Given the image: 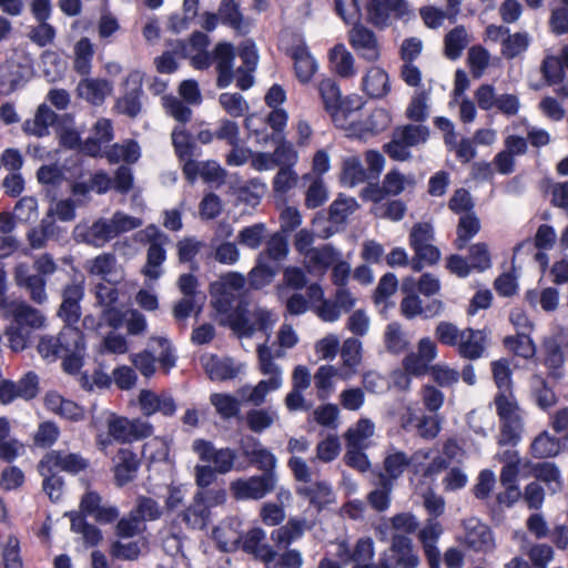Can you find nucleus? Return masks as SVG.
Returning a JSON list of instances; mask_svg holds the SVG:
<instances>
[{
	"instance_id": "45",
	"label": "nucleus",
	"mask_w": 568,
	"mask_h": 568,
	"mask_svg": "<svg viewBox=\"0 0 568 568\" xmlns=\"http://www.w3.org/2000/svg\"><path fill=\"white\" fill-rule=\"evenodd\" d=\"M500 432L498 445L515 447L520 440L524 430L523 417L499 420Z\"/></svg>"
},
{
	"instance_id": "35",
	"label": "nucleus",
	"mask_w": 568,
	"mask_h": 568,
	"mask_svg": "<svg viewBox=\"0 0 568 568\" xmlns=\"http://www.w3.org/2000/svg\"><path fill=\"white\" fill-rule=\"evenodd\" d=\"M277 272V264H274L258 255L256 265L248 273L250 285L256 290L263 288L272 283Z\"/></svg>"
},
{
	"instance_id": "18",
	"label": "nucleus",
	"mask_w": 568,
	"mask_h": 568,
	"mask_svg": "<svg viewBox=\"0 0 568 568\" xmlns=\"http://www.w3.org/2000/svg\"><path fill=\"white\" fill-rule=\"evenodd\" d=\"M201 364L211 381H227L235 378L242 371V364L230 357L221 358L213 354L201 357Z\"/></svg>"
},
{
	"instance_id": "12",
	"label": "nucleus",
	"mask_w": 568,
	"mask_h": 568,
	"mask_svg": "<svg viewBox=\"0 0 568 568\" xmlns=\"http://www.w3.org/2000/svg\"><path fill=\"white\" fill-rule=\"evenodd\" d=\"M138 403L142 414L150 417L156 413L165 417H172L178 409L173 396L168 392L155 393L142 389L138 396Z\"/></svg>"
},
{
	"instance_id": "43",
	"label": "nucleus",
	"mask_w": 568,
	"mask_h": 568,
	"mask_svg": "<svg viewBox=\"0 0 568 568\" xmlns=\"http://www.w3.org/2000/svg\"><path fill=\"white\" fill-rule=\"evenodd\" d=\"M211 517V511L202 500L194 495L192 504L182 513L183 521L193 529H204Z\"/></svg>"
},
{
	"instance_id": "33",
	"label": "nucleus",
	"mask_w": 568,
	"mask_h": 568,
	"mask_svg": "<svg viewBox=\"0 0 568 568\" xmlns=\"http://www.w3.org/2000/svg\"><path fill=\"white\" fill-rule=\"evenodd\" d=\"M532 476L542 481L551 494H556L562 487V477L555 463L541 462L532 465Z\"/></svg>"
},
{
	"instance_id": "4",
	"label": "nucleus",
	"mask_w": 568,
	"mask_h": 568,
	"mask_svg": "<svg viewBox=\"0 0 568 568\" xmlns=\"http://www.w3.org/2000/svg\"><path fill=\"white\" fill-rule=\"evenodd\" d=\"M193 452L200 460L211 465L220 475H225L234 469L237 453L230 447L217 448L206 439H195L192 445Z\"/></svg>"
},
{
	"instance_id": "44",
	"label": "nucleus",
	"mask_w": 568,
	"mask_h": 568,
	"mask_svg": "<svg viewBox=\"0 0 568 568\" xmlns=\"http://www.w3.org/2000/svg\"><path fill=\"white\" fill-rule=\"evenodd\" d=\"M329 61L333 70L342 78H349L355 74L354 57L345 45L337 44L329 52Z\"/></svg>"
},
{
	"instance_id": "2",
	"label": "nucleus",
	"mask_w": 568,
	"mask_h": 568,
	"mask_svg": "<svg viewBox=\"0 0 568 568\" xmlns=\"http://www.w3.org/2000/svg\"><path fill=\"white\" fill-rule=\"evenodd\" d=\"M135 241L149 245L146 263L142 268L143 275L152 281L159 280L163 274L162 265L166 260L165 246L171 242L169 235L156 225L150 224L136 232Z\"/></svg>"
},
{
	"instance_id": "3",
	"label": "nucleus",
	"mask_w": 568,
	"mask_h": 568,
	"mask_svg": "<svg viewBox=\"0 0 568 568\" xmlns=\"http://www.w3.org/2000/svg\"><path fill=\"white\" fill-rule=\"evenodd\" d=\"M60 352L63 369L69 374L78 373L85 355L84 335L75 325H64L60 331Z\"/></svg>"
},
{
	"instance_id": "15",
	"label": "nucleus",
	"mask_w": 568,
	"mask_h": 568,
	"mask_svg": "<svg viewBox=\"0 0 568 568\" xmlns=\"http://www.w3.org/2000/svg\"><path fill=\"white\" fill-rule=\"evenodd\" d=\"M114 232L109 219H98L91 225H78L74 229V239L94 247H103L113 240Z\"/></svg>"
},
{
	"instance_id": "21",
	"label": "nucleus",
	"mask_w": 568,
	"mask_h": 568,
	"mask_svg": "<svg viewBox=\"0 0 568 568\" xmlns=\"http://www.w3.org/2000/svg\"><path fill=\"white\" fill-rule=\"evenodd\" d=\"M464 544L475 551H486L493 547L494 539L489 527L477 518L464 521Z\"/></svg>"
},
{
	"instance_id": "54",
	"label": "nucleus",
	"mask_w": 568,
	"mask_h": 568,
	"mask_svg": "<svg viewBox=\"0 0 568 568\" xmlns=\"http://www.w3.org/2000/svg\"><path fill=\"white\" fill-rule=\"evenodd\" d=\"M304 181H310L305 193V205L308 209L322 206L328 200V190L322 178H313L311 174L303 176Z\"/></svg>"
},
{
	"instance_id": "27",
	"label": "nucleus",
	"mask_w": 568,
	"mask_h": 568,
	"mask_svg": "<svg viewBox=\"0 0 568 568\" xmlns=\"http://www.w3.org/2000/svg\"><path fill=\"white\" fill-rule=\"evenodd\" d=\"M363 89L371 98L385 97L390 90L387 72L379 67H372L363 79Z\"/></svg>"
},
{
	"instance_id": "64",
	"label": "nucleus",
	"mask_w": 568,
	"mask_h": 568,
	"mask_svg": "<svg viewBox=\"0 0 568 568\" xmlns=\"http://www.w3.org/2000/svg\"><path fill=\"white\" fill-rule=\"evenodd\" d=\"M358 207V203L354 197L339 195L329 205L328 215L333 223H344Z\"/></svg>"
},
{
	"instance_id": "60",
	"label": "nucleus",
	"mask_w": 568,
	"mask_h": 568,
	"mask_svg": "<svg viewBox=\"0 0 568 568\" xmlns=\"http://www.w3.org/2000/svg\"><path fill=\"white\" fill-rule=\"evenodd\" d=\"M394 133L400 139L408 148H414L425 143L429 138V129L423 124H406L398 126Z\"/></svg>"
},
{
	"instance_id": "17",
	"label": "nucleus",
	"mask_w": 568,
	"mask_h": 568,
	"mask_svg": "<svg viewBox=\"0 0 568 568\" xmlns=\"http://www.w3.org/2000/svg\"><path fill=\"white\" fill-rule=\"evenodd\" d=\"M84 296L82 283H71L62 290V303L58 311V316L65 325H75L81 317L80 302Z\"/></svg>"
},
{
	"instance_id": "6",
	"label": "nucleus",
	"mask_w": 568,
	"mask_h": 568,
	"mask_svg": "<svg viewBox=\"0 0 568 568\" xmlns=\"http://www.w3.org/2000/svg\"><path fill=\"white\" fill-rule=\"evenodd\" d=\"M277 477L271 473L236 479L231 483L230 489L237 500H258L274 490Z\"/></svg>"
},
{
	"instance_id": "53",
	"label": "nucleus",
	"mask_w": 568,
	"mask_h": 568,
	"mask_svg": "<svg viewBox=\"0 0 568 568\" xmlns=\"http://www.w3.org/2000/svg\"><path fill=\"white\" fill-rule=\"evenodd\" d=\"M479 230L480 222L474 212L460 215L457 225V237L455 240L457 248L463 250Z\"/></svg>"
},
{
	"instance_id": "55",
	"label": "nucleus",
	"mask_w": 568,
	"mask_h": 568,
	"mask_svg": "<svg viewBox=\"0 0 568 568\" xmlns=\"http://www.w3.org/2000/svg\"><path fill=\"white\" fill-rule=\"evenodd\" d=\"M94 49L89 38H81L74 45V70L87 75L91 72Z\"/></svg>"
},
{
	"instance_id": "10",
	"label": "nucleus",
	"mask_w": 568,
	"mask_h": 568,
	"mask_svg": "<svg viewBox=\"0 0 568 568\" xmlns=\"http://www.w3.org/2000/svg\"><path fill=\"white\" fill-rule=\"evenodd\" d=\"M276 321L277 317L272 311L256 307L246 316L240 317L234 324V329L243 337H251L256 332H263L268 338Z\"/></svg>"
},
{
	"instance_id": "38",
	"label": "nucleus",
	"mask_w": 568,
	"mask_h": 568,
	"mask_svg": "<svg viewBox=\"0 0 568 568\" xmlns=\"http://www.w3.org/2000/svg\"><path fill=\"white\" fill-rule=\"evenodd\" d=\"M394 484L392 479L379 473L377 477L376 488L372 490L368 496V503L377 511H385L390 505V493Z\"/></svg>"
},
{
	"instance_id": "22",
	"label": "nucleus",
	"mask_w": 568,
	"mask_h": 568,
	"mask_svg": "<svg viewBox=\"0 0 568 568\" xmlns=\"http://www.w3.org/2000/svg\"><path fill=\"white\" fill-rule=\"evenodd\" d=\"M290 55L294 62L297 80L303 84L311 82L318 70V63L308 47L305 43L297 44L291 49Z\"/></svg>"
},
{
	"instance_id": "23",
	"label": "nucleus",
	"mask_w": 568,
	"mask_h": 568,
	"mask_svg": "<svg viewBox=\"0 0 568 568\" xmlns=\"http://www.w3.org/2000/svg\"><path fill=\"white\" fill-rule=\"evenodd\" d=\"M242 452L263 474L271 473L273 476H276L275 467L277 459L270 449L262 446L260 440L251 438V444L242 445Z\"/></svg>"
},
{
	"instance_id": "5",
	"label": "nucleus",
	"mask_w": 568,
	"mask_h": 568,
	"mask_svg": "<svg viewBox=\"0 0 568 568\" xmlns=\"http://www.w3.org/2000/svg\"><path fill=\"white\" fill-rule=\"evenodd\" d=\"M245 285V277L237 272H229L210 286L214 307L220 313L229 312L235 302L237 294Z\"/></svg>"
},
{
	"instance_id": "56",
	"label": "nucleus",
	"mask_w": 568,
	"mask_h": 568,
	"mask_svg": "<svg viewBox=\"0 0 568 568\" xmlns=\"http://www.w3.org/2000/svg\"><path fill=\"white\" fill-rule=\"evenodd\" d=\"M556 239L557 235L554 227L548 224H541L535 234L534 241H525L518 244L515 248V254L531 247H536L538 250H550L555 245Z\"/></svg>"
},
{
	"instance_id": "9",
	"label": "nucleus",
	"mask_w": 568,
	"mask_h": 568,
	"mask_svg": "<svg viewBox=\"0 0 568 568\" xmlns=\"http://www.w3.org/2000/svg\"><path fill=\"white\" fill-rule=\"evenodd\" d=\"M84 518L92 517L97 523L106 525L114 523L120 510L115 505L103 503L102 496L94 490H87L80 500V511Z\"/></svg>"
},
{
	"instance_id": "40",
	"label": "nucleus",
	"mask_w": 568,
	"mask_h": 568,
	"mask_svg": "<svg viewBox=\"0 0 568 568\" xmlns=\"http://www.w3.org/2000/svg\"><path fill=\"white\" fill-rule=\"evenodd\" d=\"M408 455L392 446L387 449L384 458V475L392 479V483L394 484V481L398 479L406 469H408Z\"/></svg>"
},
{
	"instance_id": "14",
	"label": "nucleus",
	"mask_w": 568,
	"mask_h": 568,
	"mask_svg": "<svg viewBox=\"0 0 568 568\" xmlns=\"http://www.w3.org/2000/svg\"><path fill=\"white\" fill-rule=\"evenodd\" d=\"M211 53V65L217 71V87H229L234 80L235 48L229 42H219Z\"/></svg>"
},
{
	"instance_id": "57",
	"label": "nucleus",
	"mask_w": 568,
	"mask_h": 568,
	"mask_svg": "<svg viewBox=\"0 0 568 568\" xmlns=\"http://www.w3.org/2000/svg\"><path fill=\"white\" fill-rule=\"evenodd\" d=\"M529 333L518 332L516 336H507L504 339V345L517 356L526 359L531 358L536 353V346Z\"/></svg>"
},
{
	"instance_id": "31",
	"label": "nucleus",
	"mask_w": 568,
	"mask_h": 568,
	"mask_svg": "<svg viewBox=\"0 0 568 568\" xmlns=\"http://www.w3.org/2000/svg\"><path fill=\"white\" fill-rule=\"evenodd\" d=\"M13 324L19 327L39 328L43 325L45 318L42 313L24 302L13 303L11 305Z\"/></svg>"
},
{
	"instance_id": "19",
	"label": "nucleus",
	"mask_w": 568,
	"mask_h": 568,
	"mask_svg": "<svg viewBox=\"0 0 568 568\" xmlns=\"http://www.w3.org/2000/svg\"><path fill=\"white\" fill-rule=\"evenodd\" d=\"M266 534L262 528H252L242 537V548L245 552L253 555L262 560L266 568H275L271 562L277 552L267 544H265Z\"/></svg>"
},
{
	"instance_id": "20",
	"label": "nucleus",
	"mask_w": 568,
	"mask_h": 568,
	"mask_svg": "<svg viewBox=\"0 0 568 568\" xmlns=\"http://www.w3.org/2000/svg\"><path fill=\"white\" fill-rule=\"evenodd\" d=\"M342 252L332 244L313 247L306 253V268L311 274L324 275L338 258Z\"/></svg>"
},
{
	"instance_id": "32",
	"label": "nucleus",
	"mask_w": 568,
	"mask_h": 568,
	"mask_svg": "<svg viewBox=\"0 0 568 568\" xmlns=\"http://www.w3.org/2000/svg\"><path fill=\"white\" fill-rule=\"evenodd\" d=\"M306 529V519L291 518L284 526L273 530L271 538L277 546H288L300 539Z\"/></svg>"
},
{
	"instance_id": "13",
	"label": "nucleus",
	"mask_w": 568,
	"mask_h": 568,
	"mask_svg": "<svg viewBox=\"0 0 568 568\" xmlns=\"http://www.w3.org/2000/svg\"><path fill=\"white\" fill-rule=\"evenodd\" d=\"M541 71L548 82L558 84L557 93L568 98V45L561 50L560 57H546Z\"/></svg>"
},
{
	"instance_id": "26",
	"label": "nucleus",
	"mask_w": 568,
	"mask_h": 568,
	"mask_svg": "<svg viewBox=\"0 0 568 568\" xmlns=\"http://www.w3.org/2000/svg\"><path fill=\"white\" fill-rule=\"evenodd\" d=\"M111 91L112 84L102 79H83L78 85L79 95L94 105L102 104Z\"/></svg>"
},
{
	"instance_id": "7",
	"label": "nucleus",
	"mask_w": 568,
	"mask_h": 568,
	"mask_svg": "<svg viewBox=\"0 0 568 568\" xmlns=\"http://www.w3.org/2000/svg\"><path fill=\"white\" fill-rule=\"evenodd\" d=\"M89 467V460L78 453L53 449L47 453L39 463L40 474L65 471L77 475Z\"/></svg>"
},
{
	"instance_id": "25",
	"label": "nucleus",
	"mask_w": 568,
	"mask_h": 568,
	"mask_svg": "<svg viewBox=\"0 0 568 568\" xmlns=\"http://www.w3.org/2000/svg\"><path fill=\"white\" fill-rule=\"evenodd\" d=\"M282 386L278 381L261 379L255 386L243 385L237 393L245 403L258 407L265 403L270 393L280 389Z\"/></svg>"
},
{
	"instance_id": "16",
	"label": "nucleus",
	"mask_w": 568,
	"mask_h": 568,
	"mask_svg": "<svg viewBox=\"0 0 568 568\" xmlns=\"http://www.w3.org/2000/svg\"><path fill=\"white\" fill-rule=\"evenodd\" d=\"M349 43L364 60L375 62L379 59L381 48L376 34L363 24H355L352 28Z\"/></svg>"
},
{
	"instance_id": "41",
	"label": "nucleus",
	"mask_w": 568,
	"mask_h": 568,
	"mask_svg": "<svg viewBox=\"0 0 568 568\" xmlns=\"http://www.w3.org/2000/svg\"><path fill=\"white\" fill-rule=\"evenodd\" d=\"M105 156L110 163H135L141 156V149L136 141L126 140L122 144H113L105 152Z\"/></svg>"
},
{
	"instance_id": "39",
	"label": "nucleus",
	"mask_w": 568,
	"mask_h": 568,
	"mask_svg": "<svg viewBox=\"0 0 568 568\" xmlns=\"http://www.w3.org/2000/svg\"><path fill=\"white\" fill-rule=\"evenodd\" d=\"M300 496L310 500L311 504L322 507L332 500V488L325 480L308 483L296 489Z\"/></svg>"
},
{
	"instance_id": "50",
	"label": "nucleus",
	"mask_w": 568,
	"mask_h": 568,
	"mask_svg": "<svg viewBox=\"0 0 568 568\" xmlns=\"http://www.w3.org/2000/svg\"><path fill=\"white\" fill-rule=\"evenodd\" d=\"M210 402L215 407L222 419L229 420L240 414L241 402L231 394L213 393L210 396Z\"/></svg>"
},
{
	"instance_id": "46",
	"label": "nucleus",
	"mask_w": 568,
	"mask_h": 568,
	"mask_svg": "<svg viewBox=\"0 0 568 568\" xmlns=\"http://www.w3.org/2000/svg\"><path fill=\"white\" fill-rule=\"evenodd\" d=\"M416 179L414 174L405 175L397 169L389 170L383 180L384 191L387 195L396 196L407 187H414Z\"/></svg>"
},
{
	"instance_id": "28",
	"label": "nucleus",
	"mask_w": 568,
	"mask_h": 568,
	"mask_svg": "<svg viewBox=\"0 0 568 568\" xmlns=\"http://www.w3.org/2000/svg\"><path fill=\"white\" fill-rule=\"evenodd\" d=\"M485 334L480 329L467 328L463 331L458 353L468 359L479 358L485 351Z\"/></svg>"
},
{
	"instance_id": "24",
	"label": "nucleus",
	"mask_w": 568,
	"mask_h": 568,
	"mask_svg": "<svg viewBox=\"0 0 568 568\" xmlns=\"http://www.w3.org/2000/svg\"><path fill=\"white\" fill-rule=\"evenodd\" d=\"M45 407L61 417L70 420H80L83 418L84 410L81 406L70 399L63 398L58 393H49L44 398Z\"/></svg>"
},
{
	"instance_id": "11",
	"label": "nucleus",
	"mask_w": 568,
	"mask_h": 568,
	"mask_svg": "<svg viewBox=\"0 0 568 568\" xmlns=\"http://www.w3.org/2000/svg\"><path fill=\"white\" fill-rule=\"evenodd\" d=\"M384 554L388 555L394 568H417L420 562L412 538L402 534L392 535L390 547Z\"/></svg>"
},
{
	"instance_id": "37",
	"label": "nucleus",
	"mask_w": 568,
	"mask_h": 568,
	"mask_svg": "<svg viewBox=\"0 0 568 568\" xmlns=\"http://www.w3.org/2000/svg\"><path fill=\"white\" fill-rule=\"evenodd\" d=\"M256 353L261 374L268 376V381H278L280 385H283V371L275 363L272 347L266 343L260 344Z\"/></svg>"
},
{
	"instance_id": "63",
	"label": "nucleus",
	"mask_w": 568,
	"mask_h": 568,
	"mask_svg": "<svg viewBox=\"0 0 568 568\" xmlns=\"http://www.w3.org/2000/svg\"><path fill=\"white\" fill-rule=\"evenodd\" d=\"M364 105V102L358 95H349L342 100L338 111L333 115V121L338 126L352 125L355 121L351 118Z\"/></svg>"
},
{
	"instance_id": "59",
	"label": "nucleus",
	"mask_w": 568,
	"mask_h": 568,
	"mask_svg": "<svg viewBox=\"0 0 568 568\" xmlns=\"http://www.w3.org/2000/svg\"><path fill=\"white\" fill-rule=\"evenodd\" d=\"M468 34L463 26L450 30L445 37V53L450 60L458 59L468 45Z\"/></svg>"
},
{
	"instance_id": "36",
	"label": "nucleus",
	"mask_w": 568,
	"mask_h": 568,
	"mask_svg": "<svg viewBox=\"0 0 568 568\" xmlns=\"http://www.w3.org/2000/svg\"><path fill=\"white\" fill-rule=\"evenodd\" d=\"M114 475L118 485L123 486L131 481L139 468V459L130 449H120Z\"/></svg>"
},
{
	"instance_id": "30",
	"label": "nucleus",
	"mask_w": 568,
	"mask_h": 568,
	"mask_svg": "<svg viewBox=\"0 0 568 568\" xmlns=\"http://www.w3.org/2000/svg\"><path fill=\"white\" fill-rule=\"evenodd\" d=\"M368 174L363 166L362 160L357 155H349L343 160L339 181L342 185L354 187L366 182Z\"/></svg>"
},
{
	"instance_id": "61",
	"label": "nucleus",
	"mask_w": 568,
	"mask_h": 568,
	"mask_svg": "<svg viewBox=\"0 0 568 568\" xmlns=\"http://www.w3.org/2000/svg\"><path fill=\"white\" fill-rule=\"evenodd\" d=\"M560 448L559 439L544 432L534 439L530 452L536 458H548L558 455Z\"/></svg>"
},
{
	"instance_id": "42",
	"label": "nucleus",
	"mask_w": 568,
	"mask_h": 568,
	"mask_svg": "<svg viewBox=\"0 0 568 568\" xmlns=\"http://www.w3.org/2000/svg\"><path fill=\"white\" fill-rule=\"evenodd\" d=\"M277 419V410L272 407L251 409L245 417L247 427L257 434L268 429Z\"/></svg>"
},
{
	"instance_id": "58",
	"label": "nucleus",
	"mask_w": 568,
	"mask_h": 568,
	"mask_svg": "<svg viewBox=\"0 0 568 568\" xmlns=\"http://www.w3.org/2000/svg\"><path fill=\"white\" fill-rule=\"evenodd\" d=\"M57 224L51 219H43L41 223L32 227L28 234V241L33 250L42 248L47 245L48 241L57 233Z\"/></svg>"
},
{
	"instance_id": "51",
	"label": "nucleus",
	"mask_w": 568,
	"mask_h": 568,
	"mask_svg": "<svg viewBox=\"0 0 568 568\" xmlns=\"http://www.w3.org/2000/svg\"><path fill=\"white\" fill-rule=\"evenodd\" d=\"M375 425L371 419L361 418L355 427L349 428L345 435L346 446L367 448L368 439L373 436Z\"/></svg>"
},
{
	"instance_id": "48",
	"label": "nucleus",
	"mask_w": 568,
	"mask_h": 568,
	"mask_svg": "<svg viewBox=\"0 0 568 568\" xmlns=\"http://www.w3.org/2000/svg\"><path fill=\"white\" fill-rule=\"evenodd\" d=\"M69 517L71 520V530L80 534L87 545L95 546L100 542L102 532L97 526L89 524L84 516L77 511L70 513Z\"/></svg>"
},
{
	"instance_id": "62",
	"label": "nucleus",
	"mask_w": 568,
	"mask_h": 568,
	"mask_svg": "<svg viewBox=\"0 0 568 568\" xmlns=\"http://www.w3.org/2000/svg\"><path fill=\"white\" fill-rule=\"evenodd\" d=\"M318 91L325 110L333 118V115L338 111L339 103L342 102L338 85L332 79H324L318 84Z\"/></svg>"
},
{
	"instance_id": "29",
	"label": "nucleus",
	"mask_w": 568,
	"mask_h": 568,
	"mask_svg": "<svg viewBox=\"0 0 568 568\" xmlns=\"http://www.w3.org/2000/svg\"><path fill=\"white\" fill-rule=\"evenodd\" d=\"M58 115L47 104H41L34 118L23 123V131L27 134L42 138L49 134V128L55 122Z\"/></svg>"
},
{
	"instance_id": "34",
	"label": "nucleus",
	"mask_w": 568,
	"mask_h": 568,
	"mask_svg": "<svg viewBox=\"0 0 568 568\" xmlns=\"http://www.w3.org/2000/svg\"><path fill=\"white\" fill-rule=\"evenodd\" d=\"M375 548L371 538H361L356 541L353 551H349L346 542H341L338 547V556L343 560H351L355 564H366L374 558Z\"/></svg>"
},
{
	"instance_id": "47",
	"label": "nucleus",
	"mask_w": 568,
	"mask_h": 568,
	"mask_svg": "<svg viewBox=\"0 0 568 568\" xmlns=\"http://www.w3.org/2000/svg\"><path fill=\"white\" fill-rule=\"evenodd\" d=\"M217 12L223 24L231 27L240 33H245L247 31L243 16L234 0H222Z\"/></svg>"
},
{
	"instance_id": "52",
	"label": "nucleus",
	"mask_w": 568,
	"mask_h": 568,
	"mask_svg": "<svg viewBox=\"0 0 568 568\" xmlns=\"http://www.w3.org/2000/svg\"><path fill=\"white\" fill-rule=\"evenodd\" d=\"M288 254L287 235L277 232L274 233L266 242V247L258 255L265 260L277 264L283 261Z\"/></svg>"
},
{
	"instance_id": "8",
	"label": "nucleus",
	"mask_w": 568,
	"mask_h": 568,
	"mask_svg": "<svg viewBox=\"0 0 568 568\" xmlns=\"http://www.w3.org/2000/svg\"><path fill=\"white\" fill-rule=\"evenodd\" d=\"M210 45V38L207 34L195 31L190 37L189 41L176 40L175 52L180 58H187L193 68L197 70H206L211 67V53L207 50Z\"/></svg>"
},
{
	"instance_id": "1",
	"label": "nucleus",
	"mask_w": 568,
	"mask_h": 568,
	"mask_svg": "<svg viewBox=\"0 0 568 568\" xmlns=\"http://www.w3.org/2000/svg\"><path fill=\"white\" fill-rule=\"evenodd\" d=\"M58 264L50 253L34 257L31 272L27 263H19L14 268V280L19 287L24 288L34 303L41 305L48 301V278L58 271Z\"/></svg>"
},
{
	"instance_id": "49",
	"label": "nucleus",
	"mask_w": 568,
	"mask_h": 568,
	"mask_svg": "<svg viewBox=\"0 0 568 568\" xmlns=\"http://www.w3.org/2000/svg\"><path fill=\"white\" fill-rule=\"evenodd\" d=\"M336 366L322 365L314 374V385L317 390V397L321 400L329 398L335 389L334 378L336 377Z\"/></svg>"
}]
</instances>
